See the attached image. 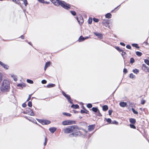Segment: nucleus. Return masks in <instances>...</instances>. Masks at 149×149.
<instances>
[{"instance_id": "nucleus-61", "label": "nucleus", "mask_w": 149, "mask_h": 149, "mask_svg": "<svg viewBox=\"0 0 149 149\" xmlns=\"http://www.w3.org/2000/svg\"><path fill=\"white\" fill-rule=\"evenodd\" d=\"M120 44L122 46H125V44L124 43L122 42H120Z\"/></svg>"}, {"instance_id": "nucleus-38", "label": "nucleus", "mask_w": 149, "mask_h": 149, "mask_svg": "<svg viewBox=\"0 0 149 149\" xmlns=\"http://www.w3.org/2000/svg\"><path fill=\"white\" fill-rule=\"evenodd\" d=\"M135 61L134 60L133 58H131L130 59V63L131 64L133 63Z\"/></svg>"}, {"instance_id": "nucleus-59", "label": "nucleus", "mask_w": 149, "mask_h": 149, "mask_svg": "<svg viewBox=\"0 0 149 149\" xmlns=\"http://www.w3.org/2000/svg\"><path fill=\"white\" fill-rule=\"evenodd\" d=\"M122 52V55L123 56H125L126 54V53L125 52H123V51Z\"/></svg>"}, {"instance_id": "nucleus-14", "label": "nucleus", "mask_w": 149, "mask_h": 149, "mask_svg": "<svg viewBox=\"0 0 149 149\" xmlns=\"http://www.w3.org/2000/svg\"><path fill=\"white\" fill-rule=\"evenodd\" d=\"M119 105L121 107H125L126 106L127 103L124 102H122L119 103Z\"/></svg>"}, {"instance_id": "nucleus-5", "label": "nucleus", "mask_w": 149, "mask_h": 149, "mask_svg": "<svg viewBox=\"0 0 149 149\" xmlns=\"http://www.w3.org/2000/svg\"><path fill=\"white\" fill-rule=\"evenodd\" d=\"M75 123L76 122L74 120H65L63 121L62 122V125H64L74 124H75Z\"/></svg>"}, {"instance_id": "nucleus-20", "label": "nucleus", "mask_w": 149, "mask_h": 149, "mask_svg": "<svg viewBox=\"0 0 149 149\" xmlns=\"http://www.w3.org/2000/svg\"><path fill=\"white\" fill-rule=\"evenodd\" d=\"M80 112L81 113H85L86 114H88L89 111L88 110H87L86 109L85 110H81L80 111Z\"/></svg>"}, {"instance_id": "nucleus-39", "label": "nucleus", "mask_w": 149, "mask_h": 149, "mask_svg": "<svg viewBox=\"0 0 149 149\" xmlns=\"http://www.w3.org/2000/svg\"><path fill=\"white\" fill-rule=\"evenodd\" d=\"M40 123H41L43 125V123L44 120L36 119Z\"/></svg>"}, {"instance_id": "nucleus-27", "label": "nucleus", "mask_w": 149, "mask_h": 149, "mask_svg": "<svg viewBox=\"0 0 149 149\" xmlns=\"http://www.w3.org/2000/svg\"><path fill=\"white\" fill-rule=\"evenodd\" d=\"M132 71L135 73L137 74L139 72V70L137 69H133L132 70Z\"/></svg>"}, {"instance_id": "nucleus-8", "label": "nucleus", "mask_w": 149, "mask_h": 149, "mask_svg": "<svg viewBox=\"0 0 149 149\" xmlns=\"http://www.w3.org/2000/svg\"><path fill=\"white\" fill-rule=\"evenodd\" d=\"M62 93L63 95L68 100V101L70 103L73 104L72 102L71 101V98L70 95L66 94L63 91H62Z\"/></svg>"}, {"instance_id": "nucleus-11", "label": "nucleus", "mask_w": 149, "mask_h": 149, "mask_svg": "<svg viewBox=\"0 0 149 149\" xmlns=\"http://www.w3.org/2000/svg\"><path fill=\"white\" fill-rule=\"evenodd\" d=\"M57 128L55 127L50 128L49 130L52 133H53L56 130Z\"/></svg>"}, {"instance_id": "nucleus-43", "label": "nucleus", "mask_w": 149, "mask_h": 149, "mask_svg": "<svg viewBox=\"0 0 149 149\" xmlns=\"http://www.w3.org/2000/svg\"><path fill=\"white\" fill-rule=\"evenodd\" d=\"M28 105L29 107H31L32 106V103L31 102L29 101L28 103Z\"/></svg>"}, {"instance_id": "nucleus-44", "label": "nucleus", "mask_w": 149, "mask_h": 149, "mask_svg": "<svg viewBox=\"0 0 149 149\" xmlns=\"http://www.w3.org/2000/svg\"><path fill=\"white\" fill-rule=\"evenodd\" d=\"M92 18H90L88 20V23L89 24H91L92 23Z\"/></svg>"}, {"instance_id": "nucleus-24", "label": "nucleus", "mask_w": 149, "mask_h": 149, "mask_svg": "<svg viewBox=\"0 0 149 149\" xmlns=\"http://www.w3.org/2000/svg\"><path fill=\"white\" fill-rule=\"evenodd\" d=\"M92 110L94 112L96 113L98 111L99 109L97 107H93L92 109Z\"/></svg>"}, {"instance_id": "nucleus-49", "label": "nucleus", "mask_w": 149, "mask_h": 149, "mask_svg": "<svg viewBox=\"0 0 149 149\" xmlns=\"http://www.w3.org/2000/svg\"><path fill=\"white\" fill-rule=\"evenodd\" d=\"M93 21L95 22H97L99 21V19H97L95 18H93Z\"/></svg>"}, {"instance_id": "nucleus-54", "label": "nucleus", "mask_w": 149, "mask_h": 149, "mask_svg": "<svg viewBox=\"0 0 149 149\" xmlns=\"http://www.w3.org/2000/svg\"><path fill=\"white\" fill-rule=\"evenodd\" d=\"M112 123L113 124L118 125V123L116 120H114L112 122Z\"/></svg>"}, {"instance_id": "nucleus-51", "label": "nucleus", "mask_w": 149, "mask_h": 149, "mask_svg": "<svg viewBox=\"0 0 149 149\" xmlns=\"http://www.w3.org/2000/svg\"><path fill=\"white\" fill-rule=\"evenodd\" d=\"M23 1L25 6H26L28 4L27 0H24Z\"/></svg>"}, {"instance_id": "nucleus-36", "label": "nucleus", "mask_w": 149, "mask_h": 149, "mask_svg": "<svg viewBox=\"0 0 149 149\" xmlns=\"http://www.w3.org/2000/svg\"><path fill=\"white\" fill-rule=\"evenodd\" d=\"M27 82L31 84H33V82L32 80L29 79H27Z\"/></svg>"}, {"instance_id": "nucleus-53", "label": "nucleus", "mask_w": 149, "mask_h": 149, "mask_svg": "<svg viewBox=\"0 0 149 149\" xmlns=\"http://www.w3.org/2000/svg\"><path fill=\"white\" fill-rule=\"evenodd\" d=\"M112 112L113 111L112 110H109L108 111L109 115L110 116L111 115Z\"/></svg>"}, {"instance_id": "nucleus-9", "label": "nucleus", "mask_w": 149, "mask_h": 149, "mask_svg": "<svg viewBox=\"0 0 149 149\" xmlns=\"http://www.w3.org/2000/svg\"><path fill=\"white\" fill-rule=\"evenodd\" d=\"M142 69L145 72H149V68L147 67L144 64H143L142 65Z\"/></svg>"}, {"instance_id": "nucleus-3", "label": "nucleus", "mask_w": 149, "mask_h": 149, "mask_svg": "<svg viewBox=\"0 0 149 149\" xmlns=\"http://www.w3.org/2000/svg\"><path fill=\"white\" fill-rule=\"evenodd\" d=\"M58 6L60 5L62 7L67 10H69L71 7L70 4L63 1L60 0L58 2Z\"/></svg>"}, {"instance_id": "nucleus-15", "label": "nucleus", "mask_w": 149, "mask_h": 149, "mask_svg": "<svg viewBox=\"0 0 149 149\" xmlns=\"http://www.w3.org/2000/svg\"><path fill=\"white\" fill-rule=\"evenodd\" d=\"M71 107L73 109H77L79 108V106L77 104H72L71 106Z\"/></svg>"}, {"instance_id": "nucleus-6", "label": "nucleus", "mask_w": 149, "mask_h": 149, "mask_svg": "<svg viewBox=\"0 0 149 149\" xmlns=\"http://www.w3.org/2000/svg\"><path fill=\"white\" fill-rule=\"evenodd\" d=\"M24 114H27L31 116H34V113L33 110L30 108H27L25 111H23Z\"/></svg>"}, {"instance_id": "nucleus-60", "label": "nucleus", "mask_w": 149, "mask_h": 149, "mask_svg": "<svg viewBox=\"0 0 149 149\" xmlns=\"http://www.w3.org/2000/svg\"><path fill=\"white\" fill-rule=\"evenodd\" d=\"M40 2L42 3H44L45 2L44 0H38Z\"/></svg>"}, {"instance_id": "nucleus-22", "label": "nucleus", "mask_w": 149, "mask_h": 149, "mask_svg": "<svg viewBox=\"0 0 149 149\" xmlns=\"http://www.w3.org/2000/svg\"><path fill=\"white\" fill-rule=\"evenodd\" d=\"M108 109V106L107 105H104L102 106V110L104 111H107Z\"/></svg>"}, {"instance_id": "nucleus-29", "label": "nucleus", "mask_w": 149, "mask_h": 149, "mask_svg": "<svg viewBox=\"0 0 149 149\" xmlns=\"http://www.w3.org/2000/svg\"><path fill=\"white\" fill-rule=\"evenodd\" d=\"M63 114L65 116H71V114L70 113H67L66 112H63Z\"/></svg>"}, {"instance_id": "nucleus-35", "label": "nucleus", "mask_w": 149, "mask_h": 149, "mask_svg": "<svg viewBox=\"0 0 149 149\" xmlns=\"http://www.w3.org/2000/svg\"><path fill=\"white\" fill-rule=\"evenodd\" d=\"M16 77V76L14 75H11V77L13 78V79L15 81H16L17 80V79Z\"/></svg>"}, {"instance_id": "nucleus-52", "label": "nucleus", "mask_w": 149, "mask_h": 149, "mask_svg": "<svg viewBox=\"0 0 149 149\" xmlns=\"http://www.w3.org/2000/svg\"><path fill=\"white\" fill-rule=\"evenodd\" d=\"M106 120L108 123H110L111 122V120L110 118H107Z\"/></svg>"}, {"instance_id": "nucleus-4", "label": "nucleus", "mask_w": 149, "mask_h": 149, "mask_svg": "<svg viewBox=\"0 0 149 149\" xmlns=\"http://www.w3.org/2000/svg\"><path fill=\"white\" fill-rule=\"evenodd\" d=\"M78 129H75L74 130V131L73 132L72 134H70L69 135V136L71 137L72 136H75L76 137L77 136H80L81 135H82V134L81 132L80 131H78Z\"/></svg>"}, {"instance_id": "nucleus-21", "label": "nucleus", "mask_w": 149, "mask_h": 149, "mask_svg": "<svg viewBox=\"0 0 149 149\" xmlns=\"http://www.w3.org/2000/svg\"><path fill=\"white\" fill-rule=\"evenodd\" d=\"M85 40L84 37L81 36L79 38L78 41L79 42H81L84 41Z\"/></svg>"}, {"instance_id": "nucleus-18", "label": "nucleus", "mask_w": 149, "mask_h": 149, "mask_svg": "<svg viewBox=\"0 0 149 149\" xmlns=\"http://www.w3.org/2000/svg\"><path fill=\"white\" fill-rule=\"evenodd\" d=\"M80 20H79V19L78 18V17H77V20L79 22V23L80 24H82L83 22V20L82 19V17H81L80 18Z\"/></svg>"}, {"instance_id": "nucleus-41", "label": "nucleus", "mask_w": 149, "mask_h": 149, "mask_svg": "<svg viewBox=\"0 0 149 149\" xmlns=\"http://www.w3.org/2000/svg\"><path fill=\"white\" fill-rule=\"evenodd\" d=\"M70 13H71V14L73 15V16H75L76 15V13L74 11H72L71 10L70 11Z\"/></svg>"}, {"instance_id": "nucleus-1", "label": "nucleus", "mask_w": 149, "mask_h": 149, "mask_svg": "<svg viewBox=\"0 0 149 149\" xmlns=\"http://www.w3.org/2000/svg\"><path fill=\"white\" fill-rule=\"evenodd\" d=\"M10 88V84L7 80H4L0 87L1 91L2 92H6L9 90Z\"/></svg>"}, {"instance_id": "nucleus-33", "label": "nucleus", "mask_w": 149, "mask_h": 149, "mask_svg": "<svg viewBox=\"0 0 149 149\" xmlns=\"http://www.w3.org/2000/svg\"><path fill=\"white\" fill-rule=\"evenodd\" d=\"M50 61L47 62L46 63L45 66L48 67L50 65Z\"/></svg>"}, {"instance_id": "nucleus-45", "label": "nucleus", "mask_w": 149, "mask_h": 149, "mask_svg": "<svg viewBox=\"0 0 149 149\" xmlns=\"http://www.w3.org/2000/svg\"><path fill=\"white\" fill-rule=\"evenodd\" d=\"M47 138L46 137H45V141L44 143V146H45L46 145L47 142Z\"/></svg>"}, {"instance_id": "nucleus-34", "label": "nucleus", "mask_w": 149, "mask_h": 149, "mask_svg": "<svg viewBox=\"0 0 149 149\" xmlns=\"http://www.w3.org/2000/svg\"><path fill=\"white\" fill-rule=\"evenodd\" d=\"M130 126L131 128L134 129H135L136 128V127L134 125V124H130Z\"/></svg>"}, {"instance_id": "nucleus-58", "label": "nucleus", "mask_w": 149, "mask_h": 149, "mask_svg": "<svg viewBox=\"0 0 149 149\" xmlns=\"http://www.w3.org/2000/svg\"><path fill=\"white\" fill-rule=\"evenodd\" d=\"M123 72L125 74H126L127 72V70L126 68H124L123 69Z\"/></svg>"}, {"instance_id": "nucleus-23", "label": "nucleus", "mask_w": 149, "mask_h": 149, "mask_svg": "<svg viewBox=\"0 0 149 149\" xmlns=\"http://www.w3.org/2000/svg\"><path fill=\"white\" fill-rule=\"evenodd\" d=\"M17 86L18 87H21L22 88H23L24 87H25L26 86V85L24 83H21L18 84Z\"/></svg>"}, {"instance_id": "nucleus-17", "label": "nucleus", "mask_w": 149, "mask_h": 149, "mask_svg": "<svg viewBox=\"0 0 149 149\" xmlns=\"http://www.w3.org/2000/svg\"><path fill=\"white\" fill-rule=\"evenodd\" d=\"M51 122L49 120H44L43 125H48Z\"/></svg>"}, {"instance_id": "nucleus-63", "label": "nucleus", "mask_w": 149, "mask_h": 149, "mask_svg": "<svg viewBox=\"0 0 149 149\" xmlns=\"http://www.w3.org/2000/svg\"><path fill=\"white\" fill-rule=\"evenodd\" d=\"M3 63H4L3 62H2L1 61H0V65L1 66H2L3 65Z\"/></svg>"}, {"instance_id": "nucleus-19", "label": "nucleus", "mask_w": 149, "mask_h": 149, "mask_svg": "<svg viewBox=\"0 0 149 149\" xmlns=\"http://www.w3.org/2000/svg\"><path fill=\"white\" fill-rule=\"evenodd\" d=\"M111 16L112 15L110 13H107L105 15V17L106 18L108 19L111 18Z\"/></svg>"}, {"instance_id": "nucleus-42", "label": "nucleus", "mask_w": 149, "mask_h": 149, "mask_svg": "<svg viewBox=\"0 0 149 149\" xmlns=\"http://www.w3.org/2000/svg\"><path fill=\"white\" fill-rule=\"evenodd\" d=\"M87 107L89 108H91L92 107V105L91 104L88 103L87 105Z\"/></svg>"}, {"instance_id": "nucleus-16", "label": "nucleus", "mask_w": 149, "mask_h": 149, "mask_svg": "<svg viewBox=\"0 0 149 149\" xmlns=\"http://www.w3.org/2000/svg\"><path fill=\"white\" fill-rule=\"evenodd\" d=\"M130 122L132 124H134L136 122L135 119L131 118L130 119Z\"/></svg>"}, {"instance_id": "nucleus-62", "label": "nucleus", "mask_w": 149, "mask_h": 149, "mask_svg": "<svg viewBox=\"0 0 149 149\" xmlns=\"http://www.w3.org/2000/svg\"><path fill=\"white\" fill-rule=\"evenodd\" d=\"M22 106L23 107H25L26 106V105L25 103H24L22 104Z\"/></svg>"}, {"instance_id": "nucleus-37", "label": "nucleus", "mask_w": 149, "mask_h": 149, "mask_svg": "<svg viewBox=\"0 0 149 149\" xmlns=\"http://www.w3.org/2000/svg\"><path fill=\"white\" fill-rule=\"evenodd\" d=\"M115 48L119 52H122L123 51V50L120 49L119 47H116Z\"/></svg>"}, {"instance_id": "nucleus-13", "label": "nucleus", "mask_w": 149, "mask_h": 149, "mask_svg": "<svg viewBox=\"0 0 149 149\" xmlns=\"http://www.w3.org/2000/svg\"><path fill=\"white\" fill-rule=\"evenodd\" d=\"M55 5L58 6V2L59 1V0H50Z\"/></svg>"}, {"instance_id": "nucleus-2", "label": "nucleus", "mask_w": 149, "mask_h": 149, "mask_svg": "<svg viewBox=\"0 0 149 149\" xmlns=\"http://www.w3.org/2000/svg\"><path fill=\"white\" fill-rule=\"evenodd\" d=\"M78 129V126L76 125H73L69 126L67 128H65L64 130V132L65 133H70L74 132L75 129Z\"/></svg>"}, {"instance_id": "nucleus-55", "label": "nucleus", "mask_w": 149, "mask_h": 149, "mask_svg": "<svg viewBox=\"0 0 149 149\" xmlns=\"http://www.w3.org/2000/svg\"><path fill=\"white\" fill-rule=\"evenodd\" d=\"M32 95V94L29 95V97L27 99L26 101H29L31 99V96Z\"/></svg>"}, {"instance_id": "nucleus-46", "label": "nucleus", "mask_w": 149, "mask_h": 149, "mask_svg": "<svg viewBox=\"0 0 149 149\" xmlns=\"http://www.w3.org/2000/svg\"><path fill=\"white\" fill-rule=\"evenodd\" d=\"M96 115L97 116H102V115L100 113V111L99 110H98V111H97V112H96Z\"/></svg>"}, {"instance_id": "nucleus-7", "label": "nucleus", "mask_w": 149, "mask_h": 149, "mask_svg": "<svg viewBox=\"0 0 149 149\" xmlns=\"http://www.w3.org/2000/svg\"><path fill=\"white\" fill-rule=\"evenodd\" d=\"M102 24L106 27L110 28V23L108 19L103 20L102 22Z\"/></svg>"}, {"instance_id": "nucleus-30", "label": "nucleus", "mask_w": 149, "mask_h": 149, "mask_svg": "<svg viewBox=\"0 0 149 149\" xmlns=\"http://www.w3.org/2000/svg\"><path fill=\"white\" fill-rule=\"evenodd\" d=\"M132 45L133 47H135L137 48H139V47L138 46V45L137 44L133 43L132 44Z\"/></svg>"}, {"instance_id": "nucleus-10", "label": "nucleus", "mask_w": 149, "mask_h": 149, "mask_svg": "<svg viewBox=\"0 0 149 149\" xmlns=\"http://www.w3.org/2000/svg\"><path fill=\"white\" fill-rule=\"evenodd\" d=\"M95 127V125H89L88 127V131L90 132L94 130Z\"/></svg>"}, {"instance_id": "nucleus-31", "label": "nucleus", "mask_w": 149, "mask_h": 149, "mask_svg": "<svg viewBox=\"0 0 149 149\" xmlns=\"http://www.w3.org/2000/svg\"><path fill=\"white\" fill-rule=\"evenodd\" d=\"M12 1L19 5L20 4V3L19 0H12Z\"/></svg>"}, {"instance_id": "nucleus-47", "label": "nucleus", "mask_w": 149, "mask_h": 149, "mask_svg": "<svg viewBox=\"0 0 149 149\" xmlns=\"http://www.w3.org/2000/svg\"><path fill=\"white\" fill-rule=\"evenodd\" d=\"M2 74L1 73H0V83H1V81H2Z\"/></svg>"}, {"instance_id": "nucleus-56", "label": "nucleus", "mask_w": 149, "mask_h": 149, "mask_svg": "<svg viewBox=\"0 0 149 149\" xmlns=\"http://www.w3.org/2000/svg\"><path fill=\"white\" fill-rule=\"evenodd\" d=\"M41 83L42 84H45L47 83V81L45 80H43L41 81Z\"/></svg>"}, {"instance_id": "nucleus-40", "label": "nucleus", "mask_w": 149, "mask_h": 149, "mask_svg": "<svg viewBox=\"0 0 149 149\" xmlns=\"http://www.w3.org/2000/svg\"><path fill=\"white\" fill-rule=\"evenodd\" d=\"M144 62L147 65H149V60L147 59H145Z\"/></svg>"}, {"instance_id": "nucleus-57", "label": "nucleus", "mask_w": 149, "mask_h": 149, "mask_svg": "<svg viewBox=\"0 0 149 149\" xmlns=\"http://www.w3.org/2000/svg\"><path fill=\"white\" fill-rule=\"evenodd\" d=\"M126 47L129 49H130L131 48V46L130 45H127L126 46Z\"/></svg>"}, {"instance_id": "nucleus-26", "label": "nucleus", "mask_w": 149, "mask_h": 149, "mask_svg": "<svg viewBox=\"0 0 149 149\" xmlns=\"http://www.w3.org/2000/svg\"><path fill=\"white\" fill-rule=\"evenodd\" d=\"M2 67H3L6 70H8L9 68L8 66V65L4 64V63L2 66Z\"/></svg>"}, {"instance_id": "nucleus-28", "label": "nucleus", "mask_w": 149, "mask_h": 149, "mask_svg": "<svg viewBox=\"0 0 149 149\" xmlns=\"http://www.w3.org/2000/svg\"><path fill=\"white\" fill-rule=\"evenodd\" d=\"M136 55L139 56H141L142 54V53L141 52L139 51L136 52Z\"/></svg>"}, {"instance_id": "nucleus-32", "label": "nucleus", "mask_w": 149, "mask_h": 149, "mask_svg": "<svg viewBox=\"0 0 149 149\" xmlns=\"http://www.w3.org/2000/svg\"><path fill=\"white\" fill-rule=\"evenodd\" d=\"M132 110L133 112V113L136 114H138V112L137 111H135V110L134 109V108H132Z\"/></svg>"}, {"instance_id": "nucleus-64", "label": "nucleus", "mask_w": 149, "mask_h": 149, "mask_svg": "<svg viewBox=\"0 0 149 149\" xmlns=\"http://www.w3.org/2000/svg\"><path fill=\"white\" fill-rule=\"evenodd\" d=\"M26 42H27L29 44V45H31L32 46V44H31V43L30 42H28L27 41V40H26Z\"/></svg>"}, {"instance_id": "nucleus-48", "label": "nucleus", "mask_w": 149, "mask_h": 149, "mask_svg": "<svg viewBox=\"0 0 149 149\" xmlns=\"http://www.w3.org/2000/svg\"><path fill=\"white\" fill-rule=\"evenodd\" d=\"M134 76H135L132 73H131L130 75V77L131 79L133 78Z\"/></svg>"}, {"instance_id": "nucleus-12", "label": "nucleus", "mask_w": 149, "mask_h": 149, "mask_svg": "<svg viewBox=\"0 0 149 149\" xmlns=\"http://www.w3.org/2000/svg\"><path fill=\"white\" fill-rule=\"evenodd\" d=\"M94 34L96 36H98V38H102V34L97 32H94Z\"/></svg>"}, {"instance_id": "nucleus-50", "label": "nucleus", "mask_w": 149, "mask_h": 149, "mask_svg": "<svg viewBox=\"0 0 149 149\" xmlns=\"http://www.w3.org/2000/svg\"><path fill=\"white\" fill-rule=\"evenodd\" d=\"M145 102V100L143 99H142L141 102V104H144Z\"/></svg>"}, {"instance_id": "nucleus-25", "label": "nucleus", "mask_w": 149, "mask_h": 149, "mask_svg": "<svg viewBox=\"0 0 149 149\" xmlns=\"http://www.w3.org/2000/svg\"><path fill=\"white\" fill-rule=\"evenodd\" d=\"M55 86V85L54 84H49L47 85V87L48 88H50L54 87Z\"/></svg>"}]
</instances>
